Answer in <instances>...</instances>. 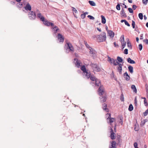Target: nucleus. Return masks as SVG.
<instances>
[{
	"instance_id": "nucleus-11",
	"label": "nucleus",
	"mask_w": 148,
	"mask_h": 148,
	"mask_svg": "<svg viewBox=\"0 0 148 148\" xmlns=\"http://www.w3.org/2000/svg\"><path fill=\"white\" fill-rule=\"evenodd\" d=\"M57 37L60 42H63L64 41V38L60 34H58Z\"/></svg>"
},
{
	"instance_id": "nucleus-58",
	"label": "nucleus",
	"mask_w": 148,
	"mask_h": 148,
	"mask_svg": "<svg viewBox=\"0 0 148 148\" xmlns=\"http://www.w3.org/2000/svg\"><path fill=\"white\" fill-rule=\"evenodd\" d=\"M143 34H140V40H142L143 39Z\"/></svg>"
},
{
	"instance_id": "nucleus-32",
	"label": "nucleus",
	"mask_w": 148,
	"mask_h": 148,
	"mask_svg": "<svg viewBox=\"0 0 148 148\" xmlns=\"http://www.w3.org/2000/svg\"><path fill=\"white\" fill-rule=\"evenodd\" d=\"M127 47L128 48H130L131 49H132V48L131 44L129 41V39L128 38H127Z\"/></svg>"
},
{
	"instance_id": "nucleus-39",
	"label": "nucleus",
	"mask_w": 148,
	"mask_h": 148,
	"mask_svg": "<svg viewBox=\"0 0 148 148\" xmlns=\"http://www.w3.org/2000/svg\"><path fill=\"white\" fill-rule=\"evenodd\" d=\"M143 3L145 5H146L148 2V0H142Z\"/></svg>"
},
{
	"instance_id": "nucleus-57",
	"label": "nucleus",
	"mask_w": 148,
	"mask_h": 148,
	"mask_svg": "<svg viewBox=\"0 0 148 148\" xmlns=\"http://www.w3.org/2000/svg\"><path fill=\"white\" fill-rule=\"evenodd\" d=\"M114 46L116 47H119L118 45V44H116L115 42H114Z\"/></svg>"
},
{
	"instance_id": "nucleus-46",
	"label": "nucleus",
	"mask_w": 148,
	"mask_h": 148,
	"mask_svg": "<svg viewBox=\"0 0 148 148\" xmlns=\"http://www.w3.org/2000/svg\"><path fill=\"white\" fill-rule=\"evenodd\" d=\"M128 10L130 13H133V11L131 8H129Z\"/></svg>"
},
{
	"instance_id": "nucleus-7",
	"label": "nucleus",
	"mask_w": 148,
	"mask_h": 148,
	"mask_svg": "<svg viewBox=\"0 0 148 148\" xmlns=\"http://www.w3.org/2000/svg\"><path fill=\"white\" fill-rule=\"evenodd\" d=\"M90 66L92 68L94 71L99 72L100 71V69L97 66V64H96L91 63L90 64Z\"/></svg>"
},
{
	"instance_id": "nucleus-8",
	"label": "nucleus",
	"mask_w": 148,
	"mask_h": 148,
	"mask_svg": "<svg viewBox=\"0 0 148 148\" xmlns=\"http://www.w3.org/2000/svg\"><path fill=\"white\" fill-rule=\"evenodd\" d=\"M108 61L111 64H113L114 65L115 64H116L117 62H118L116 60L113 58H111L108 56Z\"/></svg>"
},
{
	"instance_id": "nucleus-12",
	"label": "nucleus",
	"mask_w": 148,
	"mask_h": 148,
	"mask_svg": "<svg viewBox=\"0 0 148 148\" xmlns=\"http://www.w3.org/2000/svg\"><path fill=\"white\" fill-rule=\"evenodd\" d=\"M43 23L46 26H51L52 27L54 26V25L53 23L49 22L47 20H45L43 22Z\"/></svg>"
},
{
	"instance_id": "nucleus-62",
	"label": "nucleus",
	"mask_w": 148,
	"mask_h": 148,
	"mask_svg": "<svg viewBox=\"0 0 148 148\" xmlns=\"http://www.w3.org/2000/svg\"><path fill=\"white\" fill-rule=\"evenodd\" d=\"M125 21H126V20H125L122 19V20H121V23H123V22H124V23H125Z\"/></svg>"
},
{
	"instance_id": "nucleus-18",
	"label": "nucleus",
	"mask_w": 148,
	"mask_h": 148,
	"mask_svg": "<svg viewBox=\"0 0 148 148\" xmlns=\"http://www.w3.org/2000/svg\"><path fill=\"white\" fill-rule=\"evenodd\" d=\"M110 133L111 134H110V137L111 138L112 140H114V133L113 129L111 127H110Z\"/></svg>"
},
{
	"instance_id": "nucleus-26",
	"label": "nucleus",
	"mask_w": 148,
	"mask_h": 148,
	"mask_svg": "<svg viewBox=\"0 0 148 148\" xmlns=\"http://www.w3.org/2000/svg\"><path fill=\"white\" fill-rule=\"evenodd\" d=\"M117 60L118 61V62L120 63H123V59L121 57L119 56H118L117 57Z\"/></svg>"
},
{
	"instance_id": "nucleus-36",
	"label": "nucleus",
	"mask_w": 148,
	"mask_h": 148,
	"mask_svg": "<svg viewBox=\"0 0 148 148\" xmlns=\"http://www.w3.org/2000/svg\"><path fill=\"white\" fill-rule=\"evenodd\" d=\"M138 17L139 18L141 19L142 20L143 19V14L142 13H140L138 14Z\"/></svg>"
},
{
	"instance_id": "nucleus-54",
	"label": "nucleus",
	"mask_w": 148,
	"mask_h": 148,
	"mask_svg": "<svg viewBox=\"0 0 148 148\" xmlns=\"http://www.w3.org/2000/svg\"><path fill=\"white\" fill-rule=\"evenodd\" d=\"M144 102L145 106H147L148 105V104L147 102V101H146V99L144 100Z\"/></svg>"
},
{
	"instance_id": "nucleus-52",
	"label": "nucleus",
	"mask_w": 148,
	"mask_h": 148,
	"mask_svg": "<svg viewBox=\"0 0 148 148\" xmlns=\"http://www.w3.org/2000/svg\"><path fill=\"white\" fill-rule=\"evenodd\" d=\"M134 104L136 106H137V99L136 97H135L134 99Z\"/></svg>"
},
{
	"instance_id": "nucleus-30",
	"label": "nucleus",
	"mask_w": 148,
	"mask_h": 148,
	"mask_svg": "<svg viewBox=\"0 0 148 148\" xmlns=\"http://www.w3.org/2000/svg\"><path fill=\"white\" fill-rule=\"evenodd\" d=\"M120 100L122 101H124V95L122 92L120 96Z\"/></svg>"
},
{
	"instance_id": "nucleus-28",
	"label": "nucleus",
	"mask_w": 148,
	"mask_h": 148,
	"mask_svg": "<svg viewBox=\"0 0 148 148\" xmlns=\"http://www.w3.org/2000/svg\"><path fill=\"white\" fill-rule=\"evenodd\" d=\"M116 142L114 141H113L112 143L111 148H116Z\"/></svg>"
},
{
	"instance_id": "nucleus-5",
	"label": "nucleus",
	"mask_w": 148,
	"mask_h": 148,
	"mask_svg": "<svg viewBox=\"0 0 148 148\" xmlns=\"http://www.w3.org/2000/svg\"><path fill=\"white\" fill-rule=\"evenodd\" d=\"M28 15L29 18L31 20H35L36 17V15L35 12L33 11H29Z\"/></svg>"
},
{
	"instance_id": "nucleus-53",
	"label": "nucleus",
	"mask_w": 148,
	"mask_h": 148,
	"mask_svg": "<svg viewBox=\"0 0 148 148\" xmlns=\"http://www.w3.org/2000/svg\"><path fill=\"white\" fill-rule=\"evenodd\" d=\"M145 123V121H141V123H140V125L141 126H144V125Z\"/></svg>"
},
{
	"instance_id": "nucleus-14",
	"label": "nucleus",
	"mask_w": 148,
	"mask_h": 148,
	"mask_svg": "<svg viewBox=\"0 0 148 148\" xmlns=\"http://www.w3.org/2000/svg\"><path fill=\"white\" fill-rule=\"evenodd\" d=\"M24 7L25 9L27 11H30L32 10L31 6L29 3H27L25 6Z\"/></svg>"
},
{
	"instance_id": "nucleus-64",
	"label": "nucleus",
	"mask_w": 148,
	"mask_h": 148,
	"mask_svg": "<svg viewBox=\"0 0 148 148\" xmlns=\"http://www.w3.org/2000/svg\"><path fill=\"white\" fill-rule=\"evenodd\" d=\"M136 41L137 42H138L139 40V38L138 37H137L136 38Z\"/></svg>"
},
{
	"instance_id": "nucleus-45",
	"label": "nucleus",
	"mask_w": 148,
	"mask_h": 148,
	"mask_svg": "<svg viewBox=\"0 0 148 148\" xmlns=\"http://www.w3.org/2000/svg\"><path fill=\"white\" fill-rule=\"evenodd\" d=\"M72 8L73 11H74L75 13H77V10L75 8L73 7H72Z\"/></svg>"
},
{
	"instance_id": "nucleus-6",
	"label": "nucleus",
	"mask_w": 148,
	"mask_h": 148,
	"mask_svg": "<svg viewBox=\"0 0 148 148\" xmlns=\"http://www.w3.org/2000/svg\"><path fill=\"white\" fill-rule=\"evenodd\" d=\"M123 62L122 63V64H121L119 62H117L116 64H115L114 66H118L116 67V69L117 71L119 72L120 74H121L122 73V66H123Z\"/></svg>"
},
{
	"instance_id": "nucleus-59",
	"label": "nucleus",
	"mask_w": 148,
	"mask_h": 148,
	"mask_svg": "<svg viewBox=\"0 0 148 148\" xmlns=\"http://www.w3.org/2000/svg\"><path fill=\"white\" fill-rule=\"evenodd\" d=\"M117 145H119V146H121V144L120 143V139H118V143H117Z\"/></svg>"
},
{
	"instance_id": "nucleus-48",
	"label": "nucleus",
	"mask_w": 148,
	"mask_h": 148,
	"mask_svg": "<svg viewBox=\"0 0 148 148\" xmlns=\"http://www.w3.org/2000/svg\"><path fill=\"white\" fill-rule=\"evenodd\" d=\"M134 146L135 148H137L138 147V144L136 142H135L134 144Z\"/></svg>"
},
{
	"instance_id": "nucleus-56",
	"label": "nucleus",
	"mask_w": 148,
	"mask_h": 148,
	"mask_svg": "<svg viewBox=\"0 0 148 148\" xmlns=\"http://www.w3.org/2000/svg\"><path fill=\"white\" fill-rule=\"evenodd\" d=\"M137 8V6L135 5H132V8L134 10H135Z\"/></svg>"
},
{
	"instance_id": "nucleus-47",
	"label": "nucleus",
	"mask_w": 148,
	"mask_h": 148,
	"mask_svg": "<svg viewBox=\"0 0 148 148\" xmlns=\"http://www.w3.org/2000/svg\"><path fill=\"white\" fill-rule=\"evenodd\" d=\"M128 50L127 49H125L124 50V53L125 54H127L128 53Z\"/></svg>"
},
{
	"instance_id": "nucleus-51",
	"label": "nucleus",
	"mask_w": 148,
	"mask_h": 148,
	"mask_svg": "<svg viewBox=\"0 0 148 148\" xmlns=\"http://www.w3.org/2000/svg\"><path fill=\"white\" fill-rule=\"evenodd\" d=\"M125 25L127 26L128 27H130V25L129 24V23L127 21H125Z\"/></svg>"
},
{
	"instance_id": "nucleus-24",
	"label": "nucleus",
	"mask_w": 148,
	"mask_h": 148,
	"mask_svg": "<svg viewBox=\"0 0 148 148\" xmlns=\"http://www.w3.org/2000/svg\"><path fill=\"white\" fill-rule=\"evenodd\" d=\"M103 110H105L107 112L109 111V110L107 108V105L106 103H104L103 104Z\"/></svg>"
},
{
	"instance_id": "nucleus-15",
	"label": "nucleus",
	"mask_w": 148,
	"mask_h": 148,
	"mask_svg": "<svg viewBox=\"0 0 148 148\" xmlns=\"http://www.w3.org/2000/svg\"><path fill=\"white\" fill-rule=\"evenodd\" d=\"M120 14L121 17H124L125 18L127 17V15L123 8L121 9Z\"/></svg>"
},
{
	"instance_id": "nucleus-44",
	"label": "nucleus",
	"mask_w": 148,
	"mask_h": 148,
	"mask_svg": "<svg viewBox=\"0 0 148 148\" xmlns=\"http://www.w3.org/2000/svg\"><path fill=\"white\" fill-rule=\"evenodd\" d=\"M143 48V45L141 44H140L139 45V49L140 51H141Z\"/></svg>"
},
{
	"instance_id": "nucleus-22",
	"label": "nucleus",
	"mask_w": 148,
	"mask_h": 148,
	"mask_svg": "<svg viewBox=\"0 0 148 148\" xmlns=\"http://www.w3.org/2000/svg\"><path fill=\"white\" fill-rule=\"evenodd\" d=\"M131 88L133 90L134 92L135 93H136L137 92V90L136 88L134 85H132L131 86Z\"/></svg>"
},
{
	"instance_id": "nucleus-10",
	"label": "nucleus",
	"mask_w": 148,
	"mask_h": 148,
	"mask_svg": "<svg viewBox=\"0 0 148 148\" xmlns=\"http://www.w3.org/2000/svg\"><path fill=\"white\" fill-rule=\"evenodd\" d=\"M107 115H108V117L107 118L108 123H111L113 122L114 120V119L111 118V114L110 113H107Z\"/></svg>"
},
{
	"instance_id": "nucleus-29",
	"label": "nucleus",
	"mask_w": 148,
	"mask_h": 148,
	"mask_svg": "<svg viewBox=\"0 0 148 148\" xmlns=\"http://www.w3.org/2000/svg\"><path fill=\"white\" fill-rule=\"evenodd\" d=\"M81 69L83 71V73L87 71L84 65H83L81 67Z\"/></svg>"
},
{
	"instance_id": "nucleus-61",
	"label": "nucleus",
	"mask_w": 148,
	"mask_h": 148,
	"mask_svg": "<svg viewBox=\"0 0 148 148\" xmlns=\"http://www.w3.org/2000/svg\"><path fill=\"white\" fill-rule=\"evenodd\" d=\"M92 37L93 38H96L97 39V38H98L97 35H94V36H92Z\"/></svg>"
},
{
	"instance_id": "nucleus-20",
	"label": "nucleus",
	"mask_w": 148,
	"mask_h": 148,
	"mask_svg": "<svg viewBox=\"0 0 148 148\" xmlns=\"http://www.w3.org/2000/svg\"><path fill=\"white\" fill-rule=\"evenodd\" d=\"M127 61L130 64H134L136 63L134 61L132 60L130 58H127Z\"/></svg>"
},
{
	"instance_id": "nucleus-31",
	"label": "nucleus",
	"mask_w": 148,
	"mask_h": 148,
	"mask_svg": "<svg viewBox=\"0 0 148 148\" xmlns=\"http://www.w3.org/2000/svg\"><path fill=\"white\" fill-rule=\"evenodd\" d=\"M90 4L92 6H95L96 5L95 3L93 1H88Z\"/></svg>"
},
{
	"instance_id": "nucleus-2",
	"label": "nucleus",
	"mask_w": 148,
	"mask_h": 148,
	"mask_svg": "<svg viewBox=\"0 0 148 148\" xmlns=\"http://www.w3.org/2000/svg\"><path fill=\"white\" fill-rule=\"evenodd\" d=\"M64 48L67 53H69V52L73 53L74 51V48L71 43L69 42L66 43Z\"/></svg>"
},
{
	"instance_id": "nucleus-60",
	"label": "nucleus",
	"mask_w": 148,
	"mask_h": 148,
	"mask_svg": "<svg viewBox=\"0 0 148 148\" xmlns=\"http://www.w3.org/2000/svg\"><path fill=\"white\" fill-rule=\"evenodd\" d=\"M86 46L87 48H88L89 49L91 48L89 46V45L88 44H87L86 45Z\"/></svg>"
},
{
	"instance_id": "nucleus-4",
	"label": "nucleus",
	"mask_w": 148,
	"mask_h": 148,
	"mask_svg": "<svg viewBox=\"0 0 148 148\" xmlns=\"http://www.w3.org/2000/svg\"><path fill=\"white\" fill-rule=\"evenodd\" d=\"M51 29L53 33V35L54 36H57V33L60 32V29L57 26L54 25V26L51 28Z\"/></svg>"
},
{
	"instance_id": "nucleus-35",
	"label": "nucleus",
	"mask_w": 148,
	"mask_h": 148,
	"mask_svg": "<svg viewBox=\"0 0 148 148\" xmlns=\"http://www.w3.org/2000/svg\"><path fill=\"white\" fill-rule=\"evenodd\" d=\"M133 109V107L132 105V104H130V105L129 108L128 110L129 111H132Z\"/></svg>"
},
{
	"instance_id": "nucleus-37",
	"label": "nucleus",
	"mask_w": 148,
	"mask_h": 148,
	"mask_svg": "<svg viewBox=\"0 0 148 148\" xmlns=\"http://www.w3.org/2000/svg\"><path fill=\"white\" fill-rule=\"evenodd\" d=\"M119 123L121 125H122L123 124V117H120V120L119 121Z\"/></svg>"
},
{
	"instance_id": "nucleus-41",
	"label": "nucleus",
	"mask_w": 148,
	"mask_h": 148,
	"mask_svg": "<svg viewBox=\"0 0 148 148\" xmlns=\"http://www.w3.org/2000/svg\"><path fill=\"white\" fill-rule=\"evenodd\" d=\"M144 116H146L148 114V109H147L145 112L143 113Z\"/></svg>"
},
{
	"instance_id": "nucleus-27",
	"label": "nucleus",
	"mask_w": 148,
	"mask_h": 148,
	"mask_svg": "<svg viewBox=\"0 0 148 148\" xmlns=\"http://www.w3.org/2000/svg\"><path fill=\"white\" fill-rule=\"evenodd\" d=\"M90 51L89 52L90 53L92 54H95V50L91 48L89 49Z\"/></svg>"
},
{
	"instance_id": "nucleus-17",
	"label": "nucleus",
	"mask_w": 148,
	"mask_h": 148,
	"mask_svg": "<svg viewBox=\"0 0 148 148\" xmlns=\"http://www.w3.org/2000/svg\"><path fill=\"white\" fill-rule=\"evenodd\" d=\"M108 34L111 38H113L114 35V33L112 30H108Z\"/></svg>"
},
{
	"instance_id": "nucleus-34",
	"label": "nucleus",
	"mask_w": 148,
	"mask_h": 148,
	"mask_svg": "<svg viewBox=\"0 0 148 148\" xmlns=\"http://www.w3.org/2000/svg\"><path fill=\"white\" fill-rule=\"evenodd\" d=\"M120 41L121 43H122V42H125V41H124V35H122L120 38Z\"/></svg>"
},
{
	"instance_id": "nucleus-38",
	"label": "nucleus",
	"mask_w": 148,
	"mask_h": 148,
	"mask_svg": "<svg viewBox=\"0 0 148 148\" xmlns=\"http://www.w3.org/2000/svg\"><path fill=\"white\" fill-rule=\"evenodd\" d=\"M116 8L118 10H120V5L119 3H118L116 6Z\"/></svg>"
},
{
	"instance_id": "nucleus-13",
	"label": "nucleus",
	"mask_w": 148,
	"mask_h": 148,
	"mask_svg": "<svg viewBox=\"0 0 148 148\" xmlns=\"http://www.w3.org/2000/svg\"><path fill=\"white\" fill-rule=\"evenodd\" d=\"M74 60L76 66L77 67H79L80 66V64L81 63L80 60H78L77 58H74Z\"/></svg>"
},
{
	"instance_id": "nucleus-23",
	"label": "nucleus",
	"mask_w": 148,
	"mask_h": 148,
	"mask_svg": "<svg viewBox=\"0 0 148 148\" xmlns=\"http://www.w3.org/2000/svg\"><path fill=\"white\" fill-rule=\"evenodd\" d=\"M128 69L129 71L131 74H132L133 73V68L132 66L129 65L128 66Z\"/></svg>"
},
{
	"instance_id": "nucleus-33",
	"label": "nucleus",
	"mask_w": 148,
	"mask_h": 148,
	"mask_svg": "<svg viewBox=\"0 0 148 148\" xmlns=\"http://www.w3.org/2000/svg\"><path fill=\"white\" fill-rule=\"evenodd\" d=\"M17 7L19 8H21L23 6V4L20 2H18L17 4Z\"/></svg>"
},
{
	"instance_id": "nucleus-16",
	"label": "nucleus",
	"mask_w": 148,
	"mask_h": 148,
	"mask_svg": "<svg viewBox=\"0 0 148 148\" xmlns=\"http://www.w3.org/2000/svg\"><path fill=\"white\" fill-rule=\"evenodd\" d=\"M84 75H85V77H86L87 79H89L90 77L91 74L90 72L89 71H88L87 70L84 73Z\"/></svg>"
},
{
	"instance_id": "nucleus-3",
	"label": "nucleus",
	"mask_w": 148,
	"mask_h": 148,
	"mask_svg": "<svg viewBox=\"0 0 148 148\" xmlns=\"http://www.w3.org/2000/svg\"><path fill=\"white\" fill-rule=\"evenodd\" d=\"M97 40L99 42H103L106 40V34L104 32H102L100 34L97 35Z\"/></svg>"
},
{
	"instance_id": "nucleus-40",
	"label": "nucleus",
	"mask_w": 148,
	"mask_h": 148,
	"mask_svg": "<svg viewBox=\"0 0 148 148\" xmlns=\"http://www.w3.org/2000/svg\"><path fill=\"white\" fill-rule=\"evenodd\" d=\"M145 87L146 95H148V86L147 84L145 85Z\"/></svg>"
},
{
	"instance_id": "nucleus-42",
	"label": "nucleus",
	"mask_w": 148,
	"mask_h": 148,
	"mask_svg": "<svg viewBox=\"0 0 148 148\" xmlns=\"http://www.w3.org/2000/svg\"><path fill=\"white\" fill-rule=\"evenodd\" d=\"M132 25L133 29L135 28V22L134 21H132Z\"/></svg>"
},
{
	"instance_id": "nucleus-25",
	"label": "nucleus",
	"mask_w": 148,
	"mask_h": 148,
	"mask_svg": "<svg viewBox=\"0 0 148 148\" xmlns=\"http://www.w3.org/2000/svg\"><path fill=\"white\" fill-rule=\"evenodd\" d=\"M101 101V102L103 103L106 101V97L105 96H102L100 97Z\"/></svg>"
},
{
	"instance_id": "nucleus-19",
	"label": "nucleus",
	"mask_w": 148,
	"mask_h": 148,
	"mask_svg": "<svg viewBox=\"0 0 148 148\" xmlns=\"http://www.w3.org/2000/svg\"><path fill=\"white\" fill-rule=\"evenodd\" d=\"M123 76L126 81H129L130 79V76L128 75L127 72H125L123 74Z\"/></svg>"
},
{
	"instance_id": "nucleus-1",
	"label": "nucleus",
	"mask_w": 148,
	"mask_h": 148,
	"mask_svg": "<svg viewBox=\"0 0 148 148\" xmlns=\"http://www.w3.org/2000/svg\"><path fill=\"white\" fill-rule=\"evenodd\" d=\"M90 80L94 82H90V84L92 86H99L98 91L99 94V95H101L103 94L104 92V88L103 85H101V81L100 80L96 78L95 77L91 75L90 77Z\"/></svg>"
},
{
	"instance_id": "nucleus-9",
	"label": "nucleus",
	"mask_w": 148,
	"mask_h": 148,
	"mask_svg": "<svg viewBox=\"0 0 148 148\" xmlns=\"http://www.w3.org/2000/svg\"><path fill=\"white\" fill-rule=\"evenodd\" d=\"M37 18H39L41 21H42L43 22L45 21V17L43 16L41 14L40 12H39V13L37 14Z\"/></svg>"
},
{
	"instance_id": "nucleus-55",
	"label": "nucleus",
	"mask_w": 148,
	"mask_h": 148,
	"mask_svg": "<svg viewBox=\"0 0 148 148\" xmlns=\"http://www.w3.org/2000/svg\"><path fill=\"white\" fill-rule=\"evenodd\" d=\"M144 42H145V43L147 44H148V39H146L143 40Z\"/></svg>"
},
{
	"instance_id": "nucleus-50",
	"label": "nucleus",
	"mask_w": 148,
	"mask_h": 148,
	"mask_svg": "<svg viewBox=\"0 0 148 148\" xmlns=\"http://www.w3.org/2000/svg\"><path fill=\"white\" fill-rule=\"evenodd\" d=\"M122 49H123L125 47L126 45V42H124L123 43H122Z\"/></svg>"
},
{
	"instance_id": "nucleus-21",
	"label": "nucleus",
	"mask_w": 148,
	"mask_h": 148,
	"mask_svg": "<svg viewBox=\"0 0 148 148\" xmlns=\"http://www.w3.org/2000/svg\"><path fill=\"white\" fill-rule=\"evenodd\" d=\"M101 22L103 24H105L106 23V20L105 17L103 15H101Z\"/></svg>"
},
{
	"instance_id": "nucleus-43",
	"label": "nucleus",
	"mask_w": 148,
	"mask_h": 148,
	"mask_svg": "<svg viewBox=\"0 0 148 148\" xmlns=\"http://www.w3.org/2000/svg\"><path fill=\"white\" fill-rule=\"evenodd\" d=\"M87 17L90 19L94 20L95 19V18L94 17L90 15H88Z\"/></svg>"
},
{
	"instance_id": "nucleus-49",
	"label": "nucleus",
	"mask_w": 148,
	"mask_h": 148,
	"mask_svg": "<svg viewBox=\"0 0 148 148\" xmlns=\"http://www.w3.org/2000/svg\"><path fill=\"white\" fill-rule=\"evenodd\" d=\"M86 16L85 15V14H82L81 15V18H82L84 19L85 17Z\"/></svg>"
},
{
	"instance_id": "nucleus-63",
	"label": "nucleus",
	"mask_w": 148,
	"mask_h": 148,
	"mask_svg": "<svg viewBox=\"0 0 148 148\" xmlns=\"http://www.w3.org/2000/svg\"><path fill=\"white\" fill-rule=\"evenodd\" d=\"M84 44H85V46L87 44H88L87 43V42L85 40H84Z\"/></svg>"
}]
</instances>
